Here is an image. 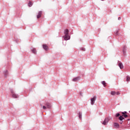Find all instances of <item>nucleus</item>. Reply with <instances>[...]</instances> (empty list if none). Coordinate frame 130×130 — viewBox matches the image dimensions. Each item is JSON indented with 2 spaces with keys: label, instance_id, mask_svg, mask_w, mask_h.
<instances>
[{
  "label": "nucleus",
  "instance_id": "nucleus-1",
  "mask_svg": "<svg viewBox=\"0 0 130 130\" xmlns=\"http://www.w3.org/2000/svg\"><path fill=\"white\" fill-rule=\"evenodd\" d=\"M96 99H97V96H93V98H92L90 99L91 104L92 105H94V104H95V101H96Z\"/></svg>",
  "mask_w": 130,
  "mask_h": 130
},
{
  "label": "nucleus",
  "instance_id": "nucleus-2",
  "mask_svg": "<svg viewBox=\"0 0 130 130\" xmlns=\"http://www.w3.org/2000/svg\"><path fill=\"white\" fill-rule=\"evenodd\" d=\"M11 92L12 94V98H19V95L18 94L15 93V92H14V90L11 89Z\"/></svg>",
  "mask_w": 130,
  "mask_h": 130
},
{
  "label": "nucleus",
  "instance_id": "nucleus-3",
  "mask_svg": "<svg viewBox=\"0 0 130 130\" xmlns=\"http://www.w3.org/2000/svg\"><path fill=\"white\" fill-rule=\"evenodd\" d=\"M110 120V118L109 117H107L105 119L104 122H103V124L104 125H106L107 123H108V122Z\"/></svg>",
  "mask_w": 130,
  "mask_h": 130
},
{
  "label": "nucleus",
  "instance_id": "nucleus-4",
  "mask_svg": "<svg viewBox=\"0 0 130 130\" xmlns=\"http://www.w3.org/2000/svg\"><path fill=\"white\" fill-rule=\"evenodd\" d=\"M81 80V77L78 76L77 77H75L73 79V82H78V81H80Z\"/></svg>",
  "mask_w": 130,
  "mask_h": 130
},
{
  "label": "nucleus",
  "instance_id": "nucleus-5",
  "mask_svg": "<svg viewBox=\"0 0 130 130\" xmlns=\"http://www.w3.org/2000/svg\"><path fill=\"white\" fill-rule=\"evenodd\" d=\"M64 40H70V39H71V37H70V36H69V35H65L63 37Z\"/></svg>",
  "mask_w": 130,
  "mask_h": 130
},
{
  "label": "nucleus",
  "instance_id": "nucleus-6",
  "mask_svg": "<svg viewBox=\"0 0 130 130\" xmlns=\"http://www.w3.org/2000/svg\"><path fill=\"white\" fill-rule=\"evenodd\" d=\"M111 94L114 96V95H119L120 93L119 92L111 91Z\"/></svg>",
  "mask_w": 130,
  "mask_h": 130
},
{
  "label": "nucleus",
  "instance_id": "nucleus-7",
  "mask_svg": "<svg viewBox=\"0 0 130 130\" xmlns=\"http://www.w3.org/2000/svg\"><path fill=\"white\" fill-rule=\"evenodd\" d=\"M41 16H42V11H40L38 13V15L37 16V19H39V18H41Z\"/></svg>",
  "mask_w": 130,
  "mask_h": 130
},
{
  "label": "nucleus",
  "instance_id": "nucleus-8",
  "mask_svg": "<svg viewBox=\"0 0 130 130\" xmlns=\"http://www.w3.org/2000/svg\"><path fill=\"white\" fill-rule=\"evenodd\" d=\"M4 75L5 77V78H7L8 76H9V71L8 70H5L4 72Z\"/></svg>",
  "mask_w": 130,
  "mask_h": 130
},
{
  "label": "nucleus",
  "instance_id": "nucleus-9",
  "mask_svg": "<svg viewBox=\"0 0 130 130\" xmlns=\"http://www.w3.org/2000/svg\"><path fill=\"white\" fill-rule=\"evenodd\" d=\"M45 106H46L47 108H49V109H50V108H51V104L49 103H46Z\"/></svg>",
  "mask_w": 130,
  "mask_h": 130
},
{
  "label": "nucleus",
  "instance_id": "nucleus-10",
  "mask_svg": "<svg viewBox=\"0 0 130 130\" xmlns=\"http://www.w3.org/2000/svg\"><path fill=\"white\" fill-rule=\"evenodd\" d=\"M114 127L115 128H119V124H118V123H116V122H114Z\"/></svg>",
  "mask_w": 130,
  "mask_h": 130
},
{
  "label": "nucleus",
  "instance_id": "nucleus-11",
  "mask_svg": "<svg viewBox=\"0 0 130 130\" xmlns=\"http://www.w3.org/2000/svg\"><path fill=\"white\" fill-rule=\"evenodd\" d=\"M123 53L124 54V56H125V53H126V47L125 46H124L123 47Z\"/></svg>",
  "mask_w": 130,
  "mask_h": 130
},
{
  "label": "nucleus",
  "instance_id": "nucleus-12",
  "mask_svg": "<svg viewBox=\"0 0 130 130\" xmlns=\"http://www.w3.org/2000/svg\"><path fill=\"white\" fill-rule=\"evenodd\" d=\"M31 51L34 54H36V53H37L36 48H31Z\"/></svg>",
  "mask_w": 130,
  "mask_h": 130
},
{
  "label": "nucleus",
  "instance_id": "nucleus-13",
  "mask_svg": "<svg viewBox=\"0 0 130 130\" xmlns=\"http://www.w3.org/2000/svg\"><path fill=\"white\" fill-rule=\"evenodd\" d=\"M43 48L45 50H48V46H47V45H43Z\"/></svg>",
  "mask_w": 130,
  "mask_h": 130
},
{
  "label": "nucleus",
  "instance_id": "nucleus-14",
  "mask_svg": "<svg viewBox=\"0 0 130 130\" xmlns=\"http://www.w3.org/2000/svg\"><path fill=\"white\" fill-rule=\"evenodd\" d=\"M118 67H119L121 69H123V64L121 62H119Z\"/></svg>",
  "mask_w": 130,
  "mask_h": 130
},
{
  "label": "nucleus",
  "instance_id": "nucleus-15",
  "mask_svg": "<svg viewBox=\"0 0 130 130\" xmlns=\"http://www.w3.org/2000/svg\"><path fill=\"white\" fill-rule=\"evenodd\" d=\"M64 34L65 35H69V29H66L64 31Z\"/></svg>",
  "mask_w": 130,
  "mask_h": 130
},
{
  "label": "nucleus",
  "instance_id": "nucleus-16",
  "mask_svg": "<svg viewBox=\"0 0 130 130\" xmlns=\"http://www.w3.org/2000/svg\"><path fill=\"white\" fill-rule=\"evenodd\" d=\"M78 117H79V119H82V112H79Z\"/></svg>",
  "mask_w": 130,
  "mask_h": 130
},
{
  "label": "nucleus",
  "instance_id": "nucleus-17",
  "mask_svg": "<svg viewBox=\"0 0 130 130\" xmlns=\"http://www.w3.org/2000/svg\"><path fill=\"white\" fill-rule=\"evenodd\" d=\"M119 120L122 121V120H123V119H124V118L123 116L122 115V116H119Z\"/></svg>",
  "mask_w": 130,
  "mask_h": 130
},
{
  "label": "nucleus",
  "instance_id": "nucleus-18",
  "mask_svg": "<svg viewBox=\"0 0 130 130\" xmlns=\"http://www.w3.org/2000/svg\"><path fill=\"white\" fill-rule=\"evenodd\" d=\"M28 6V7H32V6H33V3H32L31 1H29Z\"/></svg>",
  "mask_w": 130,
  "mask_h": 130
},
{
  "label": "nucleus",
  "instance_id": "nucleus-19",
  "mask_svg": "<svg viewBox=\"0 0 130 130\" xmlns=\"http://www.w3.org/2000/svg\"><path fill=\"white\" fill-rule=\"evenodd\" d=\"M102 84L103 85L104 87H106V82H105V81H102Z\"/></svg>",
  "mask_w": 130,
  "mask_h": 130
},
{
  "label": "nucleus",
  "instance_id": "nucleus-20",
  "mask_svg": "<svg viewBox=\"0 0 130 130\" xmlns=\"http://www.w3.org/2000/svg\"><path fill=\"white\" fill-rule=\"evenodd\" d=\"M130 81V77L129 76H127L126 77V82H129Z\"/></svg>",
  "mask_w": 130,
  "mask_h": 130
},
{
  "label": "nucleus",
  "instance_id": "nucleus-21",
  "mask_svg": "<svg viewBox=\"0 0 130 130\" xmlns=\"http://www.w3.org/2000/svg\"><path fill=\"white\" fill-rule=\"evenodd\" d=\"M80 50H82V51H86V49L85 48L81 47L80 48Z\"/></svg>",
  "mask_w": 130,
  "mask_h": 130
},
{
  "label": "nucleus",
  "instance_id": "nucleus-22",
  "mask_svg": "<svg viewBox=\"0 0 130 130\" xmlns=\"http://www.w3.org/2000/svg\"><path fill=\"white\" fill-rule=\"evenodd\" d=\"M122 116L125 117V118H126V117H127L128 116L126 114H122Z\"/></svg>",
  "mask_w": 130,
  "mask_h": 130
},
{
  "label": "nucleus",
  "instance_id": "nucleus-23",
  "mask_svg": "<svg viewBox=\"0 0 130 130\" xmlns=\"http://www.w3.org/2000/svg\"><path fill=\"white\" fill-rule=\"evenodd\" d=\"M120 116V114H119V113H118L115 115L116 117H118V116Z\"/></svg>",
  "mask_w": 130,
  "mask_h": 130
},
{
  "label": "nucleus",
  "instance_id": "nucleus-24",
  "mask_svg": "<svg viewBox=\"0 0 130 130\" xmlns=\"http://www.w3.org/2000/svg\"><path fill=\"white\" fill-rule=\"evenodd\" d=\"M118 32H119V30H116V31L115 32V35H116V36L118 35Z\"/></svg>",
  "mask_w": 130,
  "mask_h": 130
},
{
  "label": "nucleus",
  "instance_id": "nucleus-25",
  "mask_svg": "<svg viewBox=\"0 0 130 130\" xmlns=\"http://www.w3.org/2000/svg\"><path fill=\"white\" fill-rule=\"evenodd\" d=\"M47 109V107H46V106H43V109H44V110H45Z\"/></svg>",
  "mask_w": 130,
  "mask_h": 130
},
{
  "label": "nucleus",
  "instance_id": "nucleus-26",
  "mask_svg": "<svg viewBox=\"0 0 130 130\" xmlns=\"http://www.w3.org/2000/svg\"><path fill=\"white\" fill-rule=\"evenodd\" d=\"M127 114V111H124V112H122V114Z\"/></svg>",
  "mask_w": 130,
  "mask_h": 130
},
{
  "label": "nucleus",
  "instance_id": "nucleus-27",
  "mask_svg": "<svg viewBox=\"0 0 130 130\" xmlns=\"http://www.w3.org/2000/svg\"><path fill=\"white\" fill-rule=\"evenodd\" d=\"M123 122V121H120V124H122V123Z\"/></svg>",
  "mask_w": 130,
  "mask_h": 130
},
{
  "label": "nucleus",
  "instance_id": "nucleus-28",
  "mask_svg": "<svg viewBox=\"0 0 130 130\" xmlns=\"http://www.w3.org/2000/svg\"><path fill=\"white\" fill-rule=\"evenodd\" d=\"M118 20H121V17H118Z\"/></svg>",
  "mask_w": 130,
  "mask_h": 130
},
{
  "label": "nucleus",
  "instance_id": "nucleus-29",
  "mask_svg": "<svg viewBox=\"0 0 130 130\" xmlns=\"http://www.w3.org/2000/svg\"><path fill=\"white\" fill-rule=\"evenodd\" d=\"M127 120H130V119H128Z\"/></svg>",
  "mask_w": 130,
  "mask_h": 130
},
{
  "label": "nucleus",
  "instance_id": "nucleus-30",
  "mask_svg": "<svg viewBox=\"0 0 130 130\" xmlns=\"http://www.w3.org/2000/svg\"><path fill=\"white\" fill-rule=\"evenodd\" d=\"M101 1H104V0H101Z\"/></svg>",
  "mask_w": 130,
  "mask_h": 130
}]
</instances>
